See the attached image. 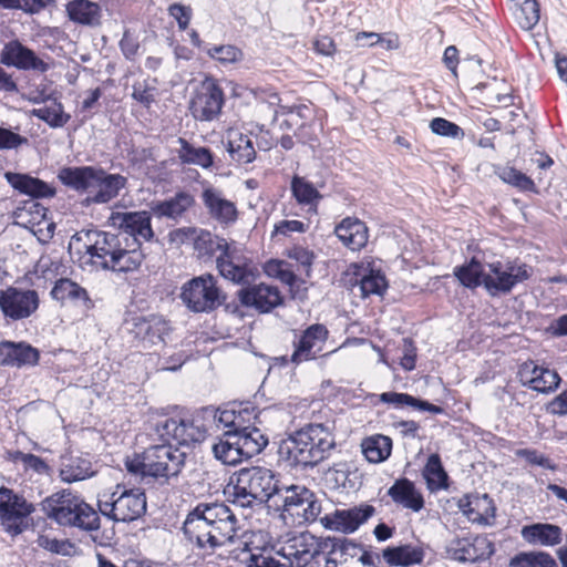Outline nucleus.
Returning <instances> with one entry per match:
<instances>
[{"mask_svg": "<svg viewBox=\"0 0 567 567\" xmlns=\"http://www.w3.org/2000/svg\"><path fill=\"white\" fill-rule=\"evenodd\" d=\"M344 549L346 545L340 539L301 533L287 539L278 554L287 560L289 567H307L320 555H334Z\"/></svg>", "mask_w": 567, "mask_h": 567, "instance_id": "obj_8", "label": "nucleus"}, {"mask_svg": "<svg viewBox=\"0 0 567 567\" xmlns=\"http://www.w3.org/2000/svg\"><path fill=\"white\" fill-rule=\"evenodd\" d=\"M40 306L38 291L8 287L0 290V310L6 318L11 320H23L31 317Z\"/></svg>", "mask_w": 567, "mask_h": 567, "instance_id": "obj_16", "label": "nucleus"}, {"mask_svg": "<svg viewBox=\"0 0 567 567\" xmlns=\"http://www.w3.org/2000/svg\"><path fill=\"white\" fill-rule=\"evenodd\" d=\"M0 63L18 70L45 73L50 64L18 40L6 43L0 52Z\"/></svg>", "mask_w": 567, "mask_h": 567, "instance_id": "obj_19", "label": "nucleus"}, {"mask_svg": "<svg viewBox=\"0 0 567 567\" xmlns=\"http://www.w3.org/2000/svg\"><path fill=\"white\" fill-rule=\"evenodd\" d=\"M65 12L68 18L76 24L96 28L102 23V8L91 0H71L65 4Z\"/></svg>", "mask_w": 567, "mask_h": 567, "instance_id": "obj_30", "label": "nucleus"}, {"mask_svg": "<svg viewBox=\"0 0 567 567\" xmlns=\"http://www.w3.org/2000/svg\"><path fill=\"white\" fill-rule=\"evenodd\" d=\"M47 208L38 202L30 199L14 210L17 224L34 228L40 226L47 218Z\"/></svg>", "mask_w": 567, "mask_h": 567, "instance_id": "obj_42", "label": "nucleus"}, {"mask_svg": "<svg viewBox=\"0 0 567 567\" xmlns=\"http://www.w3.org/2000/svg\"><path fill=\"white\" fill-rule=\"evenodd\" d=\"M4 177L14 189L32 197H51L54 195L53 188L39 178L11 172H7Z\"/></svg>", "mask_w": 567, "mask_h": 567, "instance_id": "obj_35", "label": "nucleus"}, {"mask_svg": "<svg viewBox=\"0 0 567 567\" xmlns=\"http://www.w3.org/2000/svg\"><path fill=\"white\" fill-rule=\"evenodd\" d=\"M126 177L120 174H109L96 168L86 193L85 200L92 204H105L115 198L126 185Z\"/></svg>", "mask_w": 567, "mask_h": 567, "instance_id": "obj_21", "label": "nucleus"}, {"mask_svg": "<svg viewBox=\"0 0 567 567\" xmlns=\"http://www.w3.org/2000/svg\"><path fill=\"white\" fill-rule=\"evenodd\" d=\"M202 200L209 216L220 224L229 225L236 221L238 212L234 202L227 199L223 190L214 186H205Z\"/></svg>", "mask_w": 567, "mask_h": 567, "instance_id": "obj_23", "label": "nucleus"}, {"mask_svg": "<svg viewBox=\"0 0 567 567\" xmlns=\"http://www.w3.org/2000/svg\"><path fill=\"white\" fill-rule=\"evenodd\" d=\"M110 224L122 230L121 235L128 237L130 246L133 241L141 249V241H151L154 230L151 225V214L146 210L113 212L109 218Z\"/></svg>", "mask_w": 567, "mask_h": 567, "instance_id": "obj_15", "label": "nucleus"}, {"mask_svg": "<svg viewBox=\"0 0 567 567\" xmlns=\"http://www.w3.org/2000/svg\"><path fill=\"white\" fill-rule=\"evenodd\" d=\"M458 508L473 523L489 525L495 517V505L487 494H471L458 499Z\"/></svg>", "mask_w": 567, "mask_h": 567, "instance_id": "obj_27", "label": "nucleus"}, {"mask_svg": "<svg viewBox=\"0 0 567 567\" xmlns=\"http://www.w3.org/2000/svg\"><path fill=\"white\" fill-rule=\"evenodd\" d=\"M215 422L221 424L224 427L239 429L243 425L241 412L234 409H224L216 411L214 415Z\"/></svg>", "mask_w": 567, "mask_h": 567, "instance_id": "obj_61", "label": "nucleus"}, {"mask_svg": "<svg viewBox=\"0 0 567 567\" xmlns=\"http://www.w3.org/2000/svg\"><path fill=\"white\" fill-rule=\"evenodd\" d=\"M522 537L529 544H539L551 547L563 540V530L559 526L548 523H536L522 528Z\"/></svg>", "mask_w": 567, "mask_h": 567, "instance_id": "obj_32", "label": "nucleus"}, {"mask_svg": "<svg viewBox=\"0 0 567 567\" xmlns=\"http://www.w3.org/2000/svg\"><path fill=\"white\" fill-rule=\"evenodd\" d=\"M227 151L231 158L238 163L247 164L256 158L251 138L237 128L227 131Z\"/></svg>", "mask_w": 567, "mask_h": 567, "instance_id": "obj_33", "label": "nucleus"}, {"mask_svg": "<svg viewBox=\"0 0 567 567\" xmlns=\"http://www.w3.org/2000/svg\"><path fill=\"white\" fill-rule=\"evenodd\" d=\"M33 115L44 121L53 128L63 127L71 118L70 114L64 112L63 105L58 102L34 110Z\"/></svg>", "mask_w": 567, "mask_h": 567, "instance_id": "obj_50", "label": "nucleus"}, {"mask_svg": "<svg viewBox=\"0 0 567 567\" xmlns=\"http://www.w3.org/2000/svg\"><path fill=\"white\" fill-rule=\"evenodd\" d=\"M39 360V351L24 342L3 341L0 343V364L21 367L33 365Z\"/></svg>", "mask_w": 567, "mask_h": 567, "instance_id": "obj_29", "label": "nucleus"}, {"mask_svg": "<svg viewBox=\"0 0 567 567\" xmlns=\"http://www.w3.org/2000/svg\"><path fill=\"white\" fill-rule=\"evenodd\" d=\"M508 567H557V564L548 553L522 551L509 559Z\"/></svg>", "mask_w": 567, "mask_h": 567, "instance_id": "obj_49", "label": "nucleus"}, {"mask_svg": "<svg viewBox=\"0 0 567 567\" xmlns=\"http://www.w3.org/2000/svg\"><path fill=\"white\" fill-rule=\"evenodd\" d=\"M334 446V435L329 426L310 423L284 439L278 453L289 466L312 467L328 458Z\"/></svg>", "mask_w": 567, "mask_h": 567, "instance_id": "obj_4", "label": "nucleus"}, {"mask_svg": "<svg viewBox=\"0 0 567 567\" xmlns=\"http://www.w3.org/2000/svg\"><path fill=\"white\" fill-rule=\"evenodd\" d=\"M227 493L233 503L240 507H251L255 503H264L277 497L280 491L275 473L261 466L239 470L231 478Z\"/></svg>", "mask_w": 567, "mask_h": 567, "instance_id": "obj_5", "label": "nucleus"}, {"mask_svg": "<svg viewBox=\"0 0 567 567\" xmlns=\"http://www.w3.org/2000/svg\"><path fill=\"white\" fill-rule=\"evenodd\" d=\"M517 457L524 458L532 465H537L544 468L554 470L555 465L543 453L533 449H519L515 451Z\"/></svg>", "mask_w": 567, "mask_h": 567, "instance_id": "obj_60", "label": "nucleus"}, {"mask_svg": "<svg viewBox=\"0 0 567 567\" xmlns=\"http://www.w3.org/2000/svg\"><path fill=\"white\" fill-rule=\"evenodd\" d=\"M157 435L165 442H176L179 445L202 442L206 430L194 420L183 417H165L155 425Z\"/></svg>", "mask_w": 567, "mask_h": 567, "instance_id": "obj_17", "label": "nucleus"}, {"mask_svg": "<svg viewBox=\"0 0 567 567\" xmlns=\"http://www.w3.org/2000/svg\"><path fill=\"white\" fill-rule=\"evenodd\" d=\"M173 239L182 244L193 243L198 250L219 252L216 257L217 269L221 277L234 284L246 285L255 279L257 268L246 256L244 247L236 241L214 238L208 230L196 227L178 228L173 233Z\"/></svg>", "mask_w": 567, "mask_h": 567, "instance_id": "obj_1", "label": "nucleus"}, {"mask_svg": "<svg viewBox=\"0 0 567 567\" xmlns=\"http://www.w3.org/2000/svg\"><path fill=\"white\" fill-rule=\"evenodd\" d=\"M206 53L223 64L236 63L244 58L241 50L230 44L208 48Z\"/></svg>", "mask_w": 567, "mask_h": 567, "instance_id": "obj_55", "label": "nucleus"}, {"mask_svg": "<svg viewBox=\"0 0 567 567\" xmlns=\"http://www.w3.org/2000/svg\"><path fill=\"white\" fill-rule=\"evenodd\" d=\"M422 475L426 481L427 488L432 492L447 487V474L436 453L429 456Z\"/></svg>", "mask_w": 567, "mask_h": 567, "instance_id": "obj_43", "label": "nucleus"}, {"mask_svg": "<svg viewBox=\"0 0 567 567\" xmlns=\"http://www.w3.org/2000/svg\"><path fill=\"white\" fill-rule=\"evenodd\" d=\"M99 511L116 523H130L146 512V496L140 488L126 489L120 485L110 494H103L97 502Z\"/></svg>", "mask_w": 567, "mask_h": 567, "instance_id": "obj_10", "label": "nucleus"}, {"mask_svg": "<svg viewBox=\"0 0 567 567\" xmlns=\"http://www.w3.org/2000/svg\"><path fill=\"white\" fill-rule=\"evenodd\" d=\"M329 336L328 329L321 323L309 326L293 342L291 361L300 363L315 359L324 348Z\"/></svg>", "mask_w": 567, "mask_h": 567, "instance_id": "obj_20", "label": "nucleus"}, {"mask_svg": "<svg viewBox=\"0 0 567 567\" xmlns=\"http://www.w3.org/2000/svg\"><path fill=\"white\" fill-rule=\"evenodd\" d=\"M374 514V507L368 504L355 506L349 509H337L328 518L327 526L331 529L350 534L355 532Z\"/></svg>", "mask_w": 567, "mask_h": 567, "instance_id": "obj_25", "label": "nucleus"}, {"mask_svg": "<svg viewBox=\"0 0 567 567\" xmlns=\"http://www.w3.org/2000/svg\"><path fill=\"white\" fill-rule=\"evenodd\" d=\"M43 513L62 526H76L85 530L100 528L97 512L69 489L56 492L41 503Z\"/></svg>", "mask_w": 567, "mask_h": 567, "instance_id": "obj_6", "label": "nucleus"}, {"mask_svg": "<svg viewBox=\"0 0 567 567\" xmlns=\"http://www.w3.org/2000/svg\"><path fill=\"white\" fill-rule=\"evenodd\" d=\"M169 331L168 322L159 316L135 318L130 329L131 334L144 346H152L164 341Z\"/></svg>", "mask_w": 567, "mask_h": 567, "instance_id": "obj_26", "label": "nucleus"}, {"mask_svg": "<svg viewBox=\"0 0 567 567\" xmlns=\"http://www.w3.org/2000/svg\"><path fill=\"white\" fill-rule=\"evenodd\" d=\"M16 460L21 462L24 465L25 470H32L33 472L38 474H48L49 473V465L39 456L30 454V453H23L18 452Z\"/></svg>", "mask_w": 567, "mask_h": 567, "instance_id": "obj_62", "label": "nucleus"}, {"mask_svg": "<svg viewBox=\"0 0 567 567\" xmlns=\"http://www.w3.org/2000/svg\"><path fill=\"white\" fill-rule=\"evenodd\" d=\"M240 302L252 307L259 312H269L282 302L278 287L267 284L254 285L238 292Z\"/></svg>", "mask_w": 567, "mask_h": 567, "instance_id": "obj_22", "label": "nucleus"}, {"mask_svg": "<svg viewBox=\"0 0 567 567\" xmlns=\"http://www.w3.org/2000/svg\"><path fill=\"white\" fill-rule=\"evenodd\" d=\"M454 275L467 288L484 286L485 265L472 259L468 264L456 267Z\"/></svg>", "mask_w": 567, "mask_h": 567, "instance_id": "obj_48", "label": "nucleus"}, {"mask_svg": "<svg viewBox=\"0 0 567 567\" xmlns=\"http://www.w3.org/2000/svg\"><path fill=\"white\" fill-rule=\"evenodd\" d=\"M532 275V268L526 264L516 261H501L485 264L484 287L489 295L508 293Z\"/></svg>", "mask_w": 567, "mask_h": 567, "instance_id": "obj_12", "label": "nucleus"}, {"mask_svg": "<svg viewBox=\"0 0 567 567\" xmlns=\"http://www.w3.org/2000/svg\"><path fill=\"white\" fill-rule=\"evenodd\" d=\"M27 143V137H23L11 130L0 127V150H16Z\"/></svg>", "mask_w": 567, "mask_h": 567, "instance_id": "obj_64", "label": "nucleus"}, {"mask_svg": "<svg viewBox=\"0 0 567 567\" xmlns=\"http://www.w3.org/2000/svg\"><path fill=\"white\" fill-rule=\"evenodd\" d=\"M50 296L61 305L70 303L85 312L94 307L87 290L69 278L56 280L50 291Z\"/></svg>", "mask_w": 567, "mask_h": 567, "instance_id": "obj_24", "label": "nucleus"}, {"mask_svg": "<svg viewBox=\"0 0 567 567\" xmlns=\"http://www.w3.org/2000/svg\"><path fill=\"white\" fill-rule=\"evenodd\" d=\"M43 0H0V7L10 10H21L29 14H37L45 8Z\"/></svg>", "mask_w": 567, "mask_h": 567, "instance_id": "obj_57", "label": "nucleus"}, {"mask_svg": "<svg viewBox=\"0 0 567 567\" xmlns=\"http://www.w3.org/2000/svg\"><path fill=\"white\" fill-rule=\"evenodd\" d=\"M513 13L519 27L533 29L539 21V6L536 0H525L513 4Z\"/></svg>", "mask_w": 567, "mask_h": 567, "instance_id": "obj_47", "label": "nucleus"}, {"mask_svg": "<svg viewBox=\"0 0 567 567\" xmlns=\"http://www.w3.org/2000/svg\"><path fill=\"white\" fill-rule=\"evenodd\" d=\"M178 158L184 164L197 165L208 168L213 165V155L206 147H195L184 138H178Z\"/></svg>", "mask_w": 567, "mask_h": 567, "instance_id": "obj_41", "label": "nucleus"}, {"mask_svg": "<svg viewBox=\"0 0 567 567\" xmlns=\"http://www.w3.org/2000/svg\"><path fill=\"white\" fill-rule=\"evenodd\" d=\"M245 458L259 454L268 444V437L256 426H240L233 430Z\"/></svg>", "mask_w": 567, "mask_h": 567, "instance_id": "obj_34", "label": "nucleus"}, {"mask_svg": "<svg viewBox=\"0 0 567 567\" xmlns=\"http://www.w3.org/2000/svg\"><path fill=\"white\" fill-rule=\"evenodd\" d=\"M224 103V92L217 81L206 78L196 89L189 109L196 120L213 121L220 114Z\"/></svg>", "mask_w": 567, "mask_h": 567, "instance_id": "obj_13", "label": "nucleus"}, {"mask_svg": "<svg viewBox=\"0 0 567 567\" xmlns=\"http://www.w3.org/2000/svg\"><path fill=\"white\" fill-rule=\"evenodd\" d=\"M168 14L177 21L179 30H186L189 25L193 11L189 6L173 3L168 7Z\"/></svg>", "mask_w": 567, "mask_h": 567, "instance_id": "obj_63", "label": "nucleus"}, {"mask_svg": "<svg viewBox=\"0 0 567 567\" xmlns=\"http://www.w3.org/2000/svg\"><path fill=\"white\" fill-rule=\"evenodd\" d=\"M274 504L280 511L285 524L292 526L315 522L321 512V505L315 494L300 485L280 488Z\"/></svg>", "mask_w": 567, "mask_h": 567, "instance_id": "obj_9", "label": "nucleus"}, {"mask_svg": "<svg viewBox=\"0 0 567 567\" xmlns=\"http://www.w3.org/2000/svg\"><path fill=\"white\" fill-rule=\"evenodd\" d=\"M95 474L89 460L70 457L60 468L59 476L64 483H74L92 477Z\"/></svg>", "mask_w": 567, "mask_h": 567, "instance_id": "obj_40", "label": "nucleus"}, {"mask_svg": "<svg viewBox=\"0 0 567 567\" xmlns=\"http://www.w3.org/2000/svg\"><path fill=\"white\" fill-rule=\"evenodd\" d=\"M497 176L504 183L509 184L520 190H535V184L533 179L512 166H504L498 168Z\"/></svg>", "mask_w": 567, "mask_h": 567, "instance_id": "obj_52", "label": "nucleus"}, {"mask_svg": "<svg viewBox=\"0 0 567 567\" xmlns=\"http://www.w3.org/2000/svg\"><path fill=\"white\" fill-rule=\"evenodd\" d=\"M364 38H374V42H370L368 45L373 47L375 44H380L383 49L391 51L396 50L400 47L399 37L395 34H389L386 37H383L375 32H358L355 34V41L361 42Z\"/></svg>", "mask_w": 567, "mask_h": 567, "instance_id": "obj_58", "label": "nucleus"}, {"mask_svg": "<svg viewBox=\"0 0 567 567\" xmlns=\"http://www.w3.org/2000/svg\"><path fill=\"white\" fill-rule=\"evenodd\" d=\"M248 557L245 559L247 567H286L285 564H280L274 555L272 550L267 547H255L250 548L246 544Z\"/></svg>", "mask_w": 567, "mask_h": 567, "instance_id": "obj_51", "label": "nucleus"}, {"mask_svg": "<svg viewBox=\"0 0 567 567\" xmlns=\"http://www.w3.org/2000/svg\"><path fill=\"white\" fill-rule=\"evenodd\" d=\"M431 131L440 136L450 137L453 140H463L465 133L461 126L447 121L443 117H435L430 122Z\"/></svg>", "mask_w": 567, "mask_h": 567, "instance_id": "obj_54", "label": "nucleus"}, {"mask_svg": "<svg viewBox=\"0 0 567 567\" xmlns=\"http://www.w3.org/2000/svg\"><path fill=\"white\" fill-rule=\"evenodd\" d=\"M361 450L368 462L378 464L391 455L392 441L381 434L372 435L362 441Z\"/></svg>", "mask_w": 567, "mask_h": 567, "instance_id": "obj_38", "label": "nucleus"}, {"mask_svg": "<svg viewBox=\"0 0 567 567\" xmlns=\"http://www.w3.org/2000/svg\"><path fill=\"white\" fill-rule=\"evenodd\" d=\"M494 545L485 536L454 538L446 546L449 558L462 563H475L489 558Z\"/></svg>", "mask_w": 567, "mask_h": 567, "instance_id": "obj_18", "label": "nucleus"}, {"mask_svg": "<svg viewBox=\"0 0 567 567\" xmlns=\"http://www.w3.org/2000/svg\"><path fill=\"white\" fill-rule=\"evenodd\" d=\"M537 375L536 381H533L528 388L542 393L554 391L560 381L557 372L547 368H542Z\"/></svg>", "mask_w": 567, "mask_h": 567, "instance_id": "obj_56", "label": "nucleus"}, {"mask_svg": "<svg viewBox=\"0 0 567 567\" xmlns=\"http://www.w3.org/2000/svg\"><path fill=\"white\" fill-rule=\"evenodd\" d=\"M33 512V505L25 498L11 489L0 488V518L8 534H21L28 527L25 518Z\"/></svg>", "mask_w": 567, "mask_h": 567, "instance_id": "obj_14", "label": "nucleus"}, {"mask_svg": "<svg viewBox=\"0 0 567 567\" xmlns=\"http://www.w3.org/2000/svg\"><path fill=\"white\" fill-rule=\"evenodd\" d=\"M291 192L300 205L309 206V209L316 208L321 195L312 183L305 177L295 176L291 181Z\"/></svg>", "mask_w": 567, "mask_h": 567, "instance_id": "obj_46", "label": "nucleus"}, {"mask_svg": "<svg viewBox=\"0 0 567 567\" xmlns=\"http://www.w3.org/2000/svg\"><path fill=\"white\" fill-rule=\"evenodd\" d=\"M386 286L385 277L379 271L373 270H370L368 275H364L359 282L362 297H368L370 295L381 296L385 291Z\"/></svg>", "mask_w": 567, "mask_h": 567, "instance_id": "obj_53", "label": "nucleus"}, {"mask_svg": "<svg viewBox=\"0 0 567 567\" xmlns=\"http://www.w3.org/2000/svg\"><path fill=\"white\" fill-rule=\"evenodd\" d=\"M336 236L351 250H360L365 247L369 239V230L363 221L354 217L343 218L334 228Z\"/></svg>", "mask_w": 567, "mask_h": 567, "instance_id": "obj_28", "label": "nucleus"}, {"mask_svg": "<svg viewBox=\"0 0 567 567\" xmlns=\"http://www.w3.org/2000/svg\"><path fill=\"white\" fill-rule=\"evenodd\" d=\"M212 452L215 458L225 465L234 466L246 460L233 431H227L214 443Z\"/></svg>", "mask_w": 567, "mask_h": 567, "instance_id": "obj_36", "label": "nucleus"}, {"mask_svg": "<svg viewBox=\"0 0 567 567\" xmlns=\"http://www.w3.org/2000/svg\"><path fill=\"white\" fill-rule=\"evenodd\" d=\"M183 530L198 547L214 549L233 542L237 518L223 503H200L187 515Z\"/></svg>", "mask_w": 567, "mask_h": 567, "instance_id": "obj_3", "label": "nucleus"}, {"mask_svg": "<svg viewBox=\"0 0 567 567\" xmlns=\"http://www.w3.org/2000/svg\"><path fill=\"white\" fill-rule=\"evenodd\" d=\"M179 298L189 311L196 313L212 312L223 302V293L217 286V279L210 274L186 281L181 288Z\"/></svg>", "mask_w": 567, "mask_h": 567, "instance_id": "obj_11", "label": "nucleus"}, {"mask_svg": "<svg viewBox=\"0 0 567 567\" xmlns=\"http://www.w3.org/2000/svg\"><path fill=\"white\" fill-rule=\"evenodd\" d=\"M266 271L287 285H293L296 281V276L286 261H270L266 266Z\"/></svg>", "mask_w": 567, "mask_h": 567, "instance_id": "obj_59", "label": "nucleus"}, {"mask_svg": "<svg viewBox=\"0 0 567 567\" xmlns=\"http://www.w3.org/2000/svg\"><path fill=\"white\" fill-rule=\"evenodd\" d=\"M388 495L394 503L416 513L424 506V498L421 492L417 491L414 483L408 478L395 481L389 488Z\"/></svg>", "mask_w": 567, "mask_h": 567, "instance_id": "obj_31", "label": "nucleus"}, {"mask_svg": "<svg viewBox=\"0 0 567 567\" xmlns=\"http://www.w3.org/2000/svg\"><path fill=\"white\" fill-rule=\"evenodd\" d=\"M194 204V197L187 193H178L173 198L155 205L154 212L168 218L181 217Z\"/></svg>", "mask_w": 567, "mask_h": 567, "instance_id": "obj_45", "label": "nucleus"}, {"mask_svg": "<svg viewBox=\"0 0 567 567\" xmlns=\"http://www.w3.org/2000/svg\"><path fill=\"white\" fill-rule=\"evenodd\" d=\"M186 454L171 443L147 447L141 455L127 458V471L142 477L169 478L177 476L184 464Z\"/></svg>", "mask_w": 567, "mask_h": 567, "instance_id": "obj_7", "label": "nucleus"}, {"mask_svg": "<svg viewBox=\"0 0 567 567\" xmlns=\"http://www.w3.org/2000/svg\"><path fill=\"white\" fill-rule=\"evenodd\" d=\"M383 559L390 566L408 567L423 560V551L411 545L388 547L382 553Z\"/></svg>", "mask_w": 567, "mask_h": 567, "instance_id": "obj_39", "label": "nucleus"}, {"mask_svg": "<svg viewBox=\"0 0 567 567\" xmlns=\"http://www.w3.org/2000/svg\"><path fill=\"white\" fill-rule=\"evenodd\" d=\"M72 244H82L93 265L102 269L130 272L140 268L144 254L128 237L97 229H82L72 236Z\"/></svg>", "mask_w": 567, "mask_h": 567, "instance_id": "obj_2", "label": "nucleus"}, {"mask_svg": "<svg viewBox=\"0 0 567 567\" xmlns=\"http://www.w3.org/2000/svg\"><path fill=\"white\" fill-rule=\"evenodd\" d=\"M95 171L96 168L92 166L63 167L58 177L63 185L86 194Z\"/></svg>", "mask_w": 567, "mask_h": 567, "instance_id": "obj_37", "label": "nucleus"}, {"mask_svg": "<svg viewBox=\"0 0 567 567\" xmlns=\"http://www.w3.org/2000/svg\"><path fill=\"white\" fill-rule=\"evenodd\" d=\"M380 401L383 403L392 404L396 408L409 405L421 411H427L433 414L442 413V408L434 405L427 401L419 400L406 393L398 392H383L380 394Z\"/></svg>", "mask_w": 567, "mask_h": 567, "instance_id": "obj_44", "label": "nucleus"}]
</instances>
